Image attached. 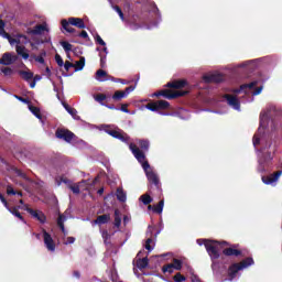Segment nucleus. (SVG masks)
<instances>
[{
    "instance_id": "39448f33",
    "label": "nucleus",
    "mask_w": 282,
    "mask_h": 282,
    "mask_svg": "<svg viewBox=\"0 0 282 282\" xmlns=\"http://www.w3.org/2000/svg\"><path fill=\"white\" fill-rule=\"evenodd\" d=\"M253 263H254V260H252V258H248L240 263L232 264L228 271L229 281L237 279V276H238L239 272H241V270H246V268H250V265H252Z\"/></svg>"
},
{
    "instance_id": "58836bf2",
    "label": "nucleus",
    "mask_w": 282,
    "mask_h": 282,
    "mask_svg": "<svg viewBox=\"0 0 282 282\" xmlns=\"http://www.w3.org/2000/svg\"><path fill=\"white\" fill-rule=\"evenodd\" d=\"M1 72L4 76H14V68H12V67L6 66V67L1 68Z\"/></svg>"
},
{
    "instance_id": "20e7f679",
    "label": "nucleus",
    "mask_w": 282,
    "mask_h": 282,
    "mask_svg": "<svg viewBox=\"0 0 282 282\" xmlns=\"http://www.w3.org/2000/svg\"><path fill=\"white\" fill-rule=\"evenodd\" d=\"M62 28L65 30V32H68L69 34H74L76 30L72 28L74 25L75 28H78L79 30H85V21L80 18H68V20H62Z\"/></svg>"
},
{
    "instance_id": "dca6fc26",
    "label": "nucleus",
    "mask_w": 282,
    "mask_h": 282,
    "mask_svg": "<svg viewBox=\"0 0 282 282\" xmlns=\"http://www.w3.org/2000/svg\"><path fill=\"white\" fill-rule=\"evenodd\" d=\"M24 210L30 213V215H32L34 219H37V221H40V224H45V221H47L45 214H43V212H41V210H34L32 208H29L28 205H24Z\"/></svg>"
},
{
    "instance_id": "a18cd8bd",
    "label": "nucleus",
    "mask_w": 282,
    "mask_h": 282,
    "mask_svg": "<svg viewBox=\"0 0 282 282\" xmlns=\"http://www.w3.org/2000/svg\"><path fill=\"white\" fill-rule=\"evenodd\" d=\"M30 111L41 120V110L34 106H29Z\"/></svg>"
},
{
    "instance_id": "3c124183",
    "label": "nucleus",
    "mask_w": 282,
    "mask_h": 282,
    "mask_svg": "<svg viewBox=\"0 0 282 282\" xmlns=\"http://www.w3.org/2000/svg\"><path fill=\"white\" fill-rule=\"evenodd\" d=\"M139 145L141 147V149H143V151H149V141H139Z\"/></svg>"
},
{
    "instance_id": "4c0bfd02",
    "label": "nucleus",
    "mask_w": 282,
    "mask_h": 282,
    "mask_svg": "<svg viewBox=\"0 0 282 282\" xmlns=\"http://www.w3.org/2000/svg\"><path fill=\"white\" fill-rule=\"evenodd\" d=\"M66 111L74 118V120H78V111H76V109L69 107V106H65Z\"/></svg>"
},
{
    "instance_id": "603ef678",
    "label": "nucleus",
    "mask_w": 282,
    "mask_h": 282,
    "mask_svg": "<svg viewBox=\"0 0 282 282\" xmlns=\"http://www.w3.org/2000/svg\"><path fill=\"white\" fill-rule=\"evenodd\" d=\"M95 41L96 43H98V45H101L102 47L107 46V43H105V41L102 40V37H100V35H96Z\"/></svg>"
},
{
    "instance_id": "7c9ffc66",
    "label": "nucleus",
    "mask_w": 282,
    "mask_h": 282,
    "mask_svg": "<svg viewBox=\"0 0 282 282\" xmlns=\"http://www.w3.org/2000/svg\"><path fill=\"white\" fill-rule=\"evenodd\" d=\"M86 184H87V182L84 181L82 183L70 185L69 188H70V191H73V193L78 194V193H80V188H83V186Z\"/></svg>"
},
{
    "instance_id": "7ed1b4c3",
    "label": "nucleus",
    "mask_w": 282,
    "mask_h": 282,
    "mask_svg": "<svg viewBox=\"0 0 282 282\" xmlns=\"http://www.w3.org/2000/svg\"><path fill=\"white\" fill-rule=\"evenodd\" d=\"M198 246H205L210 259L215 261V259H219V250H221V246L226 245V242H217L206 239H198Z\"/></svg>"
},
{
    "instance_id": "412c9836",
    "label": "nucleus",
    "mask_w": 282,
    "mask_h": 282,
    "mask_svg": "<svg viewBox=\"0 0 282 282\" xmlns=\"http://www.w3.org/2000/svg\"><path fill=\"white\" fill-rule=\"evenodd\" d=\"M111 219V216L109 215H101L98 216L97 219L91 221L93 226H102L104 224H108V221Z\"/></svg>"
},
{
    "instance_id": "b1692460",
    "label": "nucleus",
    "mask_w": 282,
    "mask_h": 282,
    "mask_svg": "<svg viewBox=\"0 0 282 282\" xmlns=\"http://www.w3.org/2000/svg\"><path fill=\"white\" fill-rule=\"evenodd\" d=\"M108 79H109V75L104 69H98L96 72V80H98L99 83H105Z\"/></svg>"
},
{
    "instance_id": "13d9d810",
    "label": "nucleus",
    "mask_w": 282,
    "mask_h": 282,
    "mask_svg": "<svg viewBox=\"0 0 282 282\" xmlns=\"http://www.w3.org/2000/svg\"><path fill=\"white\" fill-rule=\"evenodd\" d=\"M191 274L192 282H202V280H199V276L193 273V270H191Z\"/></svg>"
},
{
    "instance_id": "49530a36",
    "label": "nucleus",
    "mask_w": 282,
    "mask_h": 282,
    "mask_svg": "<svg viewBox=\"0 0 282 282\" xmlns=\"http://www.w3.org/2000/svg\"><path fill=\"white\" fill-rule=\"evenodd\" d=\"M63 50L67 53L72 52V44L68 42H61Z\"/></svg>"
},
{
    "instance_id": "f3484780",
    "label": "nucleus",
    "mask_w": 282,
    "mask_h": 282,
    "mask_svg": "<svg viewBox=\"0 0 282 282\" xmlns=\"http://www.w3.org/2000/svg\"><path fill=\"white\" fill-rule=\"evenodd\" d=\"M112 10H115V12H117L119 18L121 19V21L123 23H126V25H129L130 30H140V25L134 24V23H129V21H127V19H124V13L122 12V9H120V7L112 6Z\"/></svg>"
},
{
    "instance_id": "c756f323",
    "label": "nucleus",
    "mask_w": 282,
    "mask_h": 282,
    "mask_svg": "<svg viewBox=\"0 0 282 282\" xmlns=\"http://www.w3.org/2000/svg\"><path fill=\"white\" fill-rule=\"evenodd\" d=\"M224 254H226L227 257H239L241 252H239V250L237 249L228 248L224 250Z\"/></svg>"
},
{
    "instance_id": "cd10ccee",
    "label": "nucleus",
    "mask_w": 282,
    "mask_h": 282,
    "mask_svg": "<svg viewBox=\"0 0 282 282\" xmlns=\"http://www.w3.org/2000/svg\"><path fill=\"white\" fill-rule=\"evenodd\" d=\"M73 67L75 68V72H83V69H85V57H80L79 61L75 62Z\"/></svg>"
},
{
    "instance_id": "79ce46f5",
    "label": "nucleus",
    "mask_w": 282,
    "mask_h": 282,
    "mask_svg": "<svg viewBox=\"0 0 282 282\" xmlns=\"http://www.w3.org/2000/svg\"><path fill=\"white\" fill-rule=\"evenodd\" d=\"M164 274H171L173 273V271L175 270V268L173 267V263L166 264L162 268Z\"/></svg>"
},
{
    "instance_id": "c85d7f7f",
    "label": "nucleus",
    "mask_w": 282,
    "mask_h": 282,
    "mask_svg": "<svg viewBox=\"0 0 282 282\" xmlns=\"http://www.w3.org/2000/svg\"><path fill=\"white\" fill-rule=\"evenodd\" d=\"M147 265H149V258L145 257L137 259V268H139V270H144Z\"/></svg>"
},
{
    "instance_id": "f704fd0d",
    "label": "nucleus",
    "mask_w": 282,
    "mask_h": 282,
    "mask_svg": "<svg viewBox=\"0 0 282 282\" xmlns=\"http://www.w3.org/2000/svg\"><path fill=\"white\" fill-rule=\"evenodd\" d=\"M122 98H127V94L122 90H117L112 96V100H122Z\"/></svg>"
},
{
    "instance_id": "72a5a7b5",
    "label": "nucleus",
    "mask_w": 282,
    "mask_h": 282,
    "mask_svg": "<svg viewBox=\"0 0 282 282\" xmlns=\"http://www.w3.org/2000/svg\"><path fill=\"white\" fill-rule=\"evenodd\" d=\"M7 210H9V213H11V215H14V217H18V219H21V221H25L23 219V216H21V213H19V210H17V207L10 208L8 206Z\"/></svg>"
},
{
    "instance_id": "ea45409f",
    "label": "nucleus",
    "mask_w": 282,
    "mask_h": 282,
    "mask_svg": "<svg viewBox=\"0 0 282 282\" xmlns=\"http://www.w3.org/2000/svg\"><path fill=\"white\" fill-rule=\"evenodd\" d=\"M55 184L57 186H61V184H69V180H67L65 176H57L55 178Z\"/></svg>"
},
{
    "instance_id": "bf43d9fd",
    "label": "nucleus",
    "mask_w": 282,
    "mask_h": 282,
    "mask_svg": "<svg viewBox=\"0 0 282 282\" xmlns=\"http://www.w3.org/2000/svg\"><path fill=\"white\" fill-rule=\"evenodd\" d=\"M72 67H74V64H72L70 62H65L64 69H66V72H69V69H72Z\"/></svg>"
},
{
    "instance_id": "052dcab7",
    "label": "nucleus",
    "mask_w": 282,
    "mask_h": 282,
    "mask_svg": "<svg viewBox=\"0 0 282 282\" xmlns=\"http://www.w3.org/2000/svg\"><path fill=\"white\" fill-rule=\"evenodd\" d=\"M7 194L8 195H17V192L14 191V188H12V186H8L7 187Z\"/></svg>"
},
{
    "instance_id": "f8f14e48",
    "label": "nucleus",
    "mask_w": 282,
    "mask_h": 282,
    "mask_svg": "<svg viewBox=\"0 0 282 282\" xmlns=\"http://www.w3.org/2000/svg\"><path fill=\"white\" fill-rule=\"evenodd\" d=\"M281 175H282V170H280L273 174L262 176V182H263V184H267L268 186H276V182H279V177H281Z\"/></svg>"
},
{
    "instance_id": "9b49d317",
    "label": "nucleus",
    "mask_w": 282,
    "mask_h": 282,
    "mask_svg": "<svg viewBox=\"0 0 282 282\" xmlns=\"http://www.w3.org/2000/svg\"><path fill=\"white\" fill-rule=\"evenodd\" d=\"M19 61V56L12 52H7L0 58V65H4L6 67L10 65H14V63Z\"/></svg>"
},
{
    "instance_id": "6ab92c4d",
    "label": "nucleus",
    "mask_w": 282,
    "mask_h": 282,
    "mask_svg": "<svg viewBox=\"0 0 282 282\" xmlns=\"http://www.w3.org/2000/svg\"><path fill=\"white\" fill-rule=\"evenodd\" d=\"M43 239H44V246L50 250V252H54L56 250V245L54 243V239H52V236L47 234V231L43 230Z\"/></svg>"
},
{
    "instance_id": "864d4df0",
    "label": "nucleus",
    "mask_w": 282,
    "mask_h": 282,
    "mask_svg": "<svg viewBox=\"0 0 282 282\" xmlns=\"http://www.w3.org/2000/svg\"><path fill=\"white\" fill-rule=\"evenodd\" d=\"M101 237H102L105 243H109V239H111V236L109 235L108 231H102Z\"/></svg>"
},
{
    "instance_id": "c03bdc74",
    "label": "nucleus",
    "mask_w": 282,
    "mask_h": 282,
    "mask_svg": "<svg viewBox=\"0 0 282 282\" xmlns=\"http://www.w3.org/2000/svg\"><path fill=\"white\" fill-rule=\"evenodd\" d=\"M31 61H35L36 63H40V65H45V58L43 56L40 55H31Z\"/></svg>"
},
{
    "instance_id": "37998d69",
    "label": "nucleus",
    "mask_w": 282,
    "mask_h": 282,
    "mask_svg": "<svg viewBox=\"0 0 282 282\" xmlns=\"http://www.w3.org/2000/svg\"><path fill=\"white\" fill-rule=\"evenodd\" d=\"M94 99L96 100V102H99L100 105H105V104H102V101L107 100V95L98 94V95L94 96Z\"/></svg>"
},
{
    "instance_id": "2f4dec72",
    "label": "nucleus",
    "mask_w": 282,
    "mask_h": 282,
    "mask_svg": "<svg viewBox=\"0 0 282 282\" xmlns=\"http://www.w3.org/2000/svg\"><path fill=\"white\" fill-rule=\"evenodd\" d=\"M122 224V218L120 217V210H115V228H120V225Z\"/></svg>"
},
{
    "instance_id": "4468645a",
    "label": "nucleus",
    "mask_w": 282,
    "mask_h": 282,
    "mask_svg": "<svg viewBox=\"0 0 282 282\" xmlns=\"http://www.w3.org/2000/svg\"><path fill=\"white\" fill-rule=\"evenodd\" d=\"M171 107V104L166 100H159L154 102H150L145 106L150 111H159V109H169Z\"/></svg>"
},
{
    "instance_id": "bb28decb",
    "label": "nucleus",
    "mask_w": 282,
    "mask_h": 282,
    "mask_svg": "<svg viewBox=\"0 0 282 282\" xmlns=\"http://www.w3.org/2000/svg\"><path fill=\"white\" fill-rule=\"evenodd\" d=\"M20 76L23 78V80L30 82L34 78V73L30 70H19Z\"/></svg>"
},
{
    "instance_id": "338daca9",
    "label": "nucleus",
    "mask_w": 282,
    "mask_h": 282,
    "mask_svg": "<svg viewBox=\"0 0 282 282\" xmlns=\"http://www.w3.org/2000/svg\"><path fill=\"white\" fill-rule=\"evenodd\" d=\"M42 76L41 75H35L34 77H33V80L35 82V83H39V80H42Z\"/></svg>"
},
{
    "instance_id": "ddd939ff",
    "label": "nucleus",
    "mask_w": 282,
    "mask_h": 282,
    "mask_svg": "<svg viewBox=\"0 0 282 282\" xmlns=\"http://www.w3.org/2000/svg\"><path fill=\"white\" fill-rule=\"evenodd\" d=\"M55 135L59 140H64L65 142H68V143L72 142V140L76 139V135L74 134V132L65 129H58Z\"/></svg>"
},
{
    "instance_id": "6e6d98bb",
    "label": "nucleus",
    "mask_w": 282,
    "mask_h": 282,
    "mask_svg": "<svg viewBox=\"0 0 282 282\" xmlns=\"http://www.w3.org/2000/svg\"><path fill=\"white\" fill-rule=\"evenodd\" d=\"M137 85H138V79H137L134 86H130V87L126 88L124 94H127V96H129V95L131 94V91H134V90H135Z\"/></svg>"
},
{
    "instance_id": "c9c22d12",
    "label": "nucleus",
    "mask_w": 282,
    "mask_h": 282,
    "mask_svg": "<svg viewBox=\"0 0 282 282\" xmlns=\"http://www.w3.org/2000/svg\"><path fill=\"white\" fill-rule=\"evenodd\" d=\"M155 248V242L153 241V239L149 238L145 241V250H148V252H152V250Z\"/></svg>"
},
{
    "instance_id": "5fc2aeb1",
    "label": "nucleus",
    "mask_w": 282,
    "mask_h": 282,
    "mask_svg": "<svg viewBox=\"0 0 282 282\" xmlns=\"http://www.w3.org/2000/svg\"><path fill=\"white\" fill-rule=\"evenodd\" d=\"M55 62L57 63V65L59 67H63L65 64V62H63V57H61V55H58V54L55 55Z\"/></svg>"
},
{
    "instance_id": "393cba45",
    "label": "nucleus",
    "mask_w": 282,
    "mask_h": 282,
    "mask_svg": "<svg viewBox=\"0 0 282 282\" xmlns=\"http://www.w3.org/2000/svg\"><path fill=\"white\" fill-rule=\"evenodd\" d=\"M65 221H67V217L65 215H59L57 219V226H59L64 235H67V231L65 230Z\"/></svg>"
},
{
    "instance_id": "680f3d73",
    "label": "nucleus",
    "mask_w": 282,
    "mask_h": 282,
    "mask_svg": "<svg viewBox=\"0 0 282 282\" xmlns=\"http://www.w3.org/2000/svg\"><path fill=\"white\" fill-rule=\"evenodd\" d=\"M0 200L2 202L3 206L8 208V200L3 197V195L0 194Z\"/></svg>"
},
{
    "instance_id": "0e129e2a",
    "label": "nucleus",
    "mask_w": 282,
    "mask_h": 282,
    "mask_svg": "<svg viewBox=\"0 0 282 282\" xmlns=\"http://www.w3.org/2000/svg\"><path fill=\"white\" fill-rule=\"evenodd\" d=\"M79 36H80L82 39H88L89 34H87V31H82V32L79 33Z\"/></svg>"
},
{
    "instance_id": "f257e3e1",
    "label": "nucleus",
    "mask_w": 282,
    "mask_h": 282,
    "mask_svg": "<svg viewBox=\"0 0 282 282\" xmlns=\"http://www.w3.org/2000/svg\"><path fill=\"white\" fill-rule=\"evenodd\" d=\"M272 107L270 110L267 109L260 113V126L257 133L253 135V147H265L268 144V124L270 122V116H272Z\"/></svg>"
},
{
    "instance_id": "1a4fd4ad",
    "label": "nucleus",
    "mask_w": 282,
    "mask_h": 282,
    "mask_svg": "<svg viewBox=\"0 0 282 282\" xmlns=\"http://www.w3.org/2000/svg\"><path fill=\"white\" fill-rule=\"evenodd\" d=\"M0 36L2 39H7L10 43V45H17V43H29L28 36L20 34L14 37L10 36V34L6 33V30H0Z\"/></svg>"
},
{
    "instance_id": "9d476101",
    "label": "nucleus",
    "mask_w": 282,
    "mask_h": 282,
    "mask_svg": "<svg viewBox=\"0 0 282 282\" xmlns=\"http://www.w3.org/2000/svg\"><path fill=\"white\" fill-rule=\"evenodd\" d=\"M154 96H163V98H167V100H173V98H180V96H186V91L164 89L159 93H155Z\"/></svg>"
},
{
    "instance_id": "6e6552de",
    "label": "nucleus",
    "mask_w": 282,
    "mask_h": 282,
    "mask_svg": "<svg viewBox=\"0 0 282 282\" xmlns=\"http://www.w3.org/2000/svg\"><path fill=\"white\" fill-rule=\"evenodd\" d=\"M262 153L267 155H262L259 156V166H258V171L260 173H263L265 171H268V166H270V163L272 162V152H267L265 148L262 149Z\"/></svg>"
},
{
    "instance_id": "8fccbe9b",
    "label": "nucleus",
    "mask_w": 282,
    "mask_h": 282,
    "mask_svg": "<svg viewBox=\"0 0 282 282\" xmlns=\"http://www.w3.org/2000/svg\"><path fill=\"white\" fill-rule=\"evenodd\" d=\"M172 265L174 267V270H182V261L181 260L175 259L172 262Z\"/></svg>"
},
{
    "instance_id": "5701e85b",
    "label": "nucleus",
    "mask_w": 282,
    "mask_h": 282,
    "mask_svg": "<svg viewBox=\"0 0 282 282\" xmlns=\"http://www.w3.org/2000/svg\"><path fill=\"white\" fill-rule=\"evenodd\" d=\"M167 87H172L173 89H182L186 87V80L180 79L167 83Z\"/></svg>"
},
{
    "instance_id": "e2e57ef3",
    "label": "nucleus",
    "mask_w": 282,
    "mask_h": 282,
    "mask_svg": "<svg viewBox=\"0 0 282 282\" xmlns=\"http://www.w3.org/2000/svg\"><path fill=\"white\" fill-rule=\"evenodd\" d=\"M111 281H113V282H120V280L118 279V274H117V273H112V274H111Z\"/></svg>"
},
{
    "instance_id": "f03ea898",
    "label": "nucleus",
    "mask_w": 282,
    "mask_h": 282,
    "mask_svg": "<svg viewBox=\"0 0 282 282\" xmlns=\"http://www.w3.org/2000/svg\"><path fill=\"white\" fill-rule=\"evenodd\" d=\"M129 148H130V151L133 153L134 158L138 160V162H140L149 182L158 186V184H160V178H158V174L153 172V170L151 169V165H149V162H147V156H144V153L140 151V148H138V145L133 143H131Z\"/></svg>"
},
{
    "instance_id": "a878e982",
    "label": "nucleus",
    "mask_w": 282,
    "mask_h": 282,
    "mask_svg": "<svg viewBox=\"0 0 282 282\" xmlns=\"http://www.w3.org/2000/svg\"><path fill=\"white\" fill-rule=\"evenodd\" d=\"M149 210H153V213H158L159 215H162V210H164V200L159 202L158 205H155L154 207L149 205Z\"/></svg>"
},
{
    "instance_id": "423d86ee",
    "label": "nucleus",
    "mask_w": 282,
    "mask_h": 282,
    "mask_svg": "<svg viewBox=\"0 0 282 282\" xmlns=\"http://www.w3.org/2000/svg\"><path fill=\"white\" fill-rule=\"evenodd\" d=\"M251 94V96H259L263 91V86H259V82H251L250 84H245L240 86V89L234 90V94Z\"/></svg>"
},
{
    "instance_id": "4be33fe9",
    "label": "nucleus",
    "mask_w": 282,
    "mask_h": 282,
    "mask_svg": "<svg viewBox=\"0 0 282 282\" xmlns=\"http://www.w3.org/2000/svg\"><path fill=\"white\" fill-rule=\"evenodd\" d=\"M43 32H50L46 23L35 25V28L30 31V34H43Z\"/></svg>"
},
{
    "instance_id": "774afa93",
    "label": "nucleus",
    "mask_w": 282,
    "mask_h": 282,
    "mask_svg": "<svg viewBox=\"0 0 282 282\" xmlns=\"http://www.w3.org/2000/svg\"><path fill=\"white\" fill-rule=\"evenodd\" d=\"M76 147H85V141L78 140V141L76 142Z\"/></svg>"
},
{
    "instance_id": "a19ab883",
    "label": "nucleus",
    "mask_w": 282,
    "mask_h": 282,
    "mask_svg": "<svg viewBox=\"0 0 282 282\" xmlns=\"http://www.w3.org/2000/svg\"><path fill=\"white\" fill-rule=\"evenodd\" d=\"M140 200L142 202V204H144L145 206L151 204V202H153V198H151V196H149V194H144L140 197Z\"/></svg>"
},
{
    "instance_id": "2eb2a0df",
    "label": "nucleus",
    "mask_w": 282,
    "mask_h": 282,
    "mask_svg": "<svg viewBox=\"0 0 282 282\" xmlns=\"http://www.w3.org/2000/svg\"><path fill=\"white\" fill-rule=\"evenodd\" d=\"M14 45L18 56H21L23 61H28L30 58V51H28L25 47L28 43H15Z\"/></svg>"
},
{
    "instance_id": "09e8293b",
    "label": "nucleus",
    "mask_w": 282,
    "mask_h": 282,
    "mask_svg": "<svg viewBox=\"0 0 282 282\" xmlns=\"http://www.w3.org/2000/svg\"><path fill=\"white\" fill-rule=\"evenodd\" d=\"M174 281L175 282H184V281H186V276L182 275V273H176L174 275Z\"/></svg>"
},
{
    "instance_id": "4d7b16f0",
    "label": "nucleus",
    "mask_w": 282,
    "mask_h": 282,
    "mask_svg": "<svg viewBox=\"0 0 282 282\" xmlns=\"http://www.w3.org/2000/svg\"><path fill=\"white\" fill-rule=\"evenodd\" d=\"M74 241H76V238L74 237H68L66 238V240L64 241L65 246H69L70 243H74Z\"/></svg>"
},
{
    "instance_id": "473e14b6",
    "label": "nucleus",
    "mask_w": 282,
    "mask_h": 282,
    "mask_svg": "<svg viewBox=\"0 0 282 282\" xmlns=\"http://www.w3.org/2000/svg\"><path fill=\"white\" fill-rule=\"evenodd\" d=\"M50 41H52V39L50 36H46L44 40L42 41H37V42H31L30 45L33 50H36V45H43V43H50Z\"/></svg>"
},
{
    "instance_id": "0eeeda50",
    "label": "nucleus",
    "mask_w": 282,
    "mask_h": 282,
    "mask_svg": "<svg viewBox=\"0 0 282 282\" xmlns=\"http://www.w3.org/2000/svg\"><path fill=\"white\" fill-rule=\"evenodd\" d=\"M101 129L108 133V135H111L112 138H117V140H121V142H127L129 140V135L127 133H123L122 130L118 129L116 126H101Z\"/></svg>"
},
{
    "instance_id": "aec40b11",
    "label": "nucleus",
    "mask_w": 282,
    "mask_h": 282,
    "mask_svg": "<svg viewBox=\"0 0 282 282\" xmlns=\"http://www.w3.org/2000/svg\"><path fill=\"white\" fill-rule=\"evenodd\" d=\"M203 80L206 83H221L224 80V77L220 74H205L203 76Z\"/></svg>"
},
{
    "instance_id": "a211bd4d",
    "label": "nucleus",
    "mask_w": 282,
    "mask_h": 282,
    "mask_svg": "<svg viewBox=\"0 0 282 282\" xmlns=\"http://www.w3.org/2000/svg\"><path fill=\"white\" fill-rule=\"evenodd\" d=\"M225 100H227V104L229 105V107H231L236 111H241V106L239 104V98H237V96L225 95Z\"/></svg>"
},
{
    "instance_id": "e433bc0d",
    "label": "nucleus",
    "mask_w": 282,
    "mask_h": 282,
    "mask_svg": "<svg viewBox=\"0 0 282 282\" xmlns=\"http://www.w3.org/2000/svg\"><path fill=\"white\" fill-rule=\"evenodd\" d=\"M117 199H119V202H127V193H124V191L118 188L117 189Z\"/></svg>"
},
{
    "instance_id": "de8ad7c7",
    "label": "nucleus",
    "mask_w": 282,
    "mask_h": 282,
    "mask_svg": "<svg viewBox=\"0 0 282 282\" xmlns=\"http://www.w3.org/2000/svg\"><path fill=\"white\" fill-rule=\"evenodd\" d=\"M100 56V66L102 68L107 67V55H102V53H99Z\"/></svg>"
},
{
    "instance_id": "69168bd1",
    "label": "nucleus",
    "mask_w": 282,
    "mask_h": 282,
    "mask_svg": "<svg viewBox=\"0 0 282 282\" xmlns=\"http://www.w3.org/2000/svg\"><path fill=\"white\" fill-rule=\"evenodd\" d=\"M128 105H122L120 108V111H123V113H129V109H127Z\"/></svg>"
}]
</instances>
